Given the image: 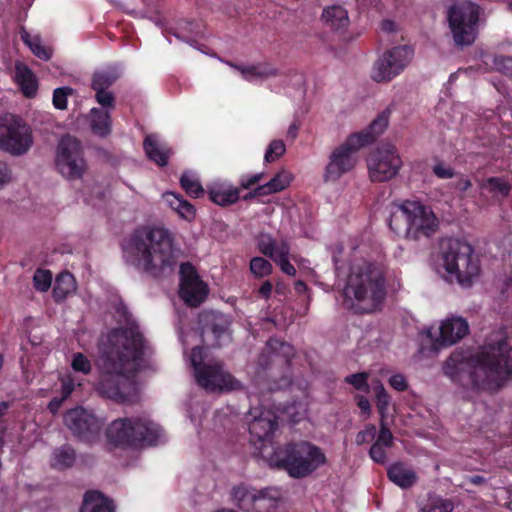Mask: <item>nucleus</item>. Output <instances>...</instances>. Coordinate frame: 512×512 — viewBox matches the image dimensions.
Returning a JSON list of instances; mask_svg holds the SVG:
<instances>
[{"label": "nucleus", "instance_id": "nucleus-1", "mask_svg": "<svg viewBox=\"0 0 512 512\" xmlns=\"http://www.w3.org/2000/svg\"><path fill=\"white\" fill-rule=\"evenodd\" d=\"M144 338L135 323L113 329L98 341L99 379L95 390L119 404L137 396L136 376L143 368Z\"/></svg>", "mask_w": 512, "mask_h": 512}, {"label": "nucleus", "instance_id": "nucleus-2", "mask_svg": "<svg viewBox=\"0 0 512 512\" xmlns=\"http://www.w3.org/2000/svg\"><path fill=\"white\" fill-rule=\"evenodd\" d=\"M443 374L453 383L475 393H494L512 377V347L504 326L490 333L483 346L472 352L454 350L444 361Z\"/></svg>", "mask_w": 512, "mask_h": 512}, {"label": "nucleus", "instance_id": "nucleus-3", "mask_svg": "<svg viewBox=\"0 0 512 512\" xmlns=\"http://www.w3.org/2000/svg\"><path fill=\"white\" fill-rule=\"evenodd\" d=\"M126 262L153 278L173 270L177 262L172 233L159 226L137 227L123 245Z\"/></svg>", "mask_w": 512, "mask_h": 512}, {"label": "nucleus", "instance_id": "nucleus-4", "mask_svg": "<svg viewBox=\"0 0 512 512\" xmlns=\"http://www.w3.org/2000/svg\"><path fill=\"white\" fill-rule=\"evenodd\" d=\"M295 348L288 342L270 338L255 360L253 381L262 391L273 392L292 384Z\"/></svg>", "mask_w": 512, "mask_h": 512}, {"label": "nucleus", "instance_id": "nucleus-5", "mask_svg": "<svg viewBox=\"0 0 512 512\" xmlns=\"http://www.w3.org/2000/svg\"><path fill=\"white\" fill-rule=\"evenodd\" d=\"M390 229L406 241L429 242L439 229L433 209L417 200L395 203L389 218Z\"/></svg>", "mask_w": 512, "mask_h": 512}, {"label": "nucleus", "instance_id": "nucleus-6", "mask_svg": "<svg viewBox=\"0 0 512 512\" xmlns=\"http://www.w3.org/2000/svg\"><path fill=\"white\" fill-rule=\"evenodd\" d=\"M346 292L352 294L356 313L370 314L380 310L386 296L385 274L381 264L362 261L351 268Z\"/></svg>", "mask_w": 512, "mask_h": 512}, {"label": "nucleus", "instance_id": "nucleus-7", "mask_svg": "<svg viewBox=\"0 0 512 512\" xmlns=\"http://www.w3.org/2000/svg\"><path fill=\"white\" fill-rule=\"evenodd\" d=\"M326 463V456L316 445L307 442H292L278 447L269 458L272 467L285 470L293 478L309 476Z\"/></svg>", "mask_w": 512, "mask_h": 512}, {"label": "nucleus", "instance_id": "nucleus-8", "mask_svg": "<svg viewBox=\"0 0 512 512\" xmlns=\"http://www.w3.org/2000/svg\"><path fill=\"white\" fill-rule=\"evenodd\" d=\"M161 433L159 425L147 417L119 418L106 429L108 443L120 448L156 445Z\"/></svg>", "mask_w": 512, "mask_h": 512}, {"label": "nucleus", "instance_id": "nucleus-9", "mask_svg": "<svg viewBox=\"0 0 512 512\" xmlns=\"http://www.w3.org/2000/svg\"><path fill=\"white\" fill-rule=\"evenodd\" d=\"M190 363L196 383L206 392H228L242 389V383L224 369L222 362L214 359L205 361L201 346L193 347Z\"/></svg>", "mask_w": 512, "mask_h": 512}, {"label": "nucleus", "instance_id": "nucleus-10", "mask_svg": "<svg viewBox=\"0 0 512 512\" xmlns=\"http://www.w3.org/2000/svg\"><path fill=\"white\" fill-rule=\"evenodd\" d=\"M445 270L462 286H470L480 271L479 261L473 256L470 244L459 239H447L441 243Z\"/></svg>", "mask_w": 512, "mask_h": 512}, {"label": "nucleus", "instance_id": "nucleus-11", "mask_svg": "<svg viewBox=\"0 0 512 512\" xmlns=\"http://www.w3.org/2000/svg\"><path fill=\"white\" fill-rule=\"evenodd\" d=\"M481 7L471 1L453 4L448 10V23L457 46L474 43L478 31Z\"/></svg>", "mask_w": 512, "mask_h": 512}, {"label": "nucleus", "instance_id": "nucleus-12", "mask_svg": "<svg viewBox=\"0 0 512 512\" xmlns=\"http://www.w3.org/2000/svg\"><path fill=\"white\" fill-rule=\"evenodd\" d=\"M361 148L362 143L356 135H349L343 143L337 145L328 156L323 181L335 183L343 175L351 172L358 162L357 154Z\"/></svg>", "mask_w": 512, "mask_h": 512}, {"label": "nucleus", "instance_id": "nucleus-13", "mask_svg": "<svg viewBox=\"0 0 512 512\" xmlns=\"http://www.w3.org/2000/svg\"><path fill=\"white\" fill-rule=\"evenodd\" d=\"M32 132L25 121L16 115L0 116V149L12 155H23L32 146Z\"/></svg>", "mask_w": 512, "mask_h": 512}, {"label": "nucleus", "instance_id": "nucleus-14", "mask_svg": "<svg viewBox=\"0 0 512 512\" xmlns=\"http://www.w3.org/2000/svg\"><path fill=\"white\" fill-rule=\"evenodd\" d=\"M55 164L64 177L81 178L86 169L81 142L71 135H64L57 146Z\"/></svg>", "mask_w": 512, "mask_h": 512}, {"label": "nucleus", "instance_id": "nucleus-15", "mask_svg": "<svg viewBox=\"0 0 512 512\" xmlns=\"http://www.w3.org/2000/svg\"><path fill=\"white\" fill-rule=\"evenodd\" d=\"M367 166L372 182H386L398 174L402 160L394 145L383 144L369 153Z\"/></svg>", "mask_w": 512, "mask_h": 512}, {"label": "nucleus", "instance_id": "nucleus-16", "mask_svg": "<svg viewBox=\"0 0 512 512\" xmlns=\"http://www.w3.org/2000/svg\"><path fill=\"white\" fill-rule=\"evenodd\" d=\"M414 56L409 45L395 46L383 53L373 66L372 79L376 82H389L404 71Z\"/></svg>", "mask_w": 512, "mask_h": 512}, {"label": "nucleus", "instance_id": "nucleus-17", "mask_svg": "<svg viewBox=\"0 0 512 512\" xmlns=\"http://www.w3.org/2000/svg\"><path fill=\"white\" fill-rule=\"evenodd\" d=\"M64 424L79 441L95 443L99 440L103 422L90 410L76 407L64 415Z\"/></svg>", "mask_w": 512, "mask_h": 512}, {"label": "nucleus", "instance_id": "nucleus-18", "mask_svg": "<svg viewBox=\"0 0 512 512\" xmlns=\"http://www.w3.org/2000/svg\"><path fill=\"white\" fill-rule=\"evenodd\" d=\"M180 278V298L190 307L199 306L205 300L208 289L190 262L181 263Z\"/></svg>", "mask_w": 512, "mask_h": 512}, {"label": "nucleus", "instance_id": "nucleus-19", "mask_svg": "<svg viewBox=\"0 0 512 512\" xmlns=\"http://www.w3.org/2000/svg\"><path fill=\"white\" fill-rule=\"evenodd\" d=\"M422 333L430 343V350L437 352L440 348L453 345L467 335L468 322H436Z\"/></svg>", "mask_w": 512, "mask_h": 512}, {"label": "nucleus", "instance_id": "nucleus-20", "mask_svg": "<svg viewBox=\"0 0 512 512\" xmlns=\"http://www.w3.org/2000/svg\"><path fill=\"white\" fill-rule=\"evenodd\" d=\"M248 424L250 441L256 445L270 440L277 428L276 416L269 410L251 409L245 416Z\"/></svg>", "mask_w": 512, "mask_h": 512}, {"label": "nucleus", "instance_id": "nucleus-21", "mask_svg": "<svg viewBox=\"0 0 512 512\" xmlns=\"http://www.w3.org/2000/svg\"><path fill=\"white\" fill-rule=\"evenodd\" d=\"M143 148L147 157L158 166L164 167L168 165L172 150L168 146L160 144L154 135H147L145 137Z\"/></svg>", "mask_w": 512, "mask_h": 512}, {"label": "nucleus", "instance_id": "nucleus-22", "mask_svg": "<svg viewBox=\"0 0 512 512\" xmlns=\"http://www.w3.org/2000/svg\"><path fill=\"white\" fill-rule=\"evenodd\" d=\"M389 114V111H383L371 122V124L365 130L352 133L351 135L359 136V142L362 143V147L373 143L387 128L389 122Z\"/></svg>", "mask_w": 512, "mask_h": 512}, {"label": "nucleus", "instance_id": "nucleus-23", "mask_svg": "<svg viewBox=\"0 0 512 512\" xmlns=\"http://www.w3.org/2000/svg\"><path fill=\"white\" fill-rule=\"evenodd\" d=\"M227 64L237 69L242 77L250 82L256 79L265 80L277 75V69L268 63H259L250 66L238 65L232 62H227Z\"/></svg>", "mask_w": 512, "mask_h": 512}, {"label": "nucleus", "instance_id": "nucleus-24", "mask_svg": "<svg viewBox=\"0 0 512 512\" xmlns=\"http://www.w3.org/2000/svg\"><path fill=\"white\" fill-rule=\"evenodd\" d=\"M388 478L402 489H408L416 484L418 477L415 471L403 463L391 465L387 471Z\"/></svg>", "mask_w": 512, "mask_h": 512}, {"label": "nucleus", "instance_id": "nucleus-25", "mask_svg": "<svg viewBox=\"0 0 512 512\" xmlns=\"http://www.w3.org/2000/svg\"><path fill=\"white\" fill-rule=\"evenodd\" d=\"M15 82L25 97L33 98L36 95L38 91V81L32 70L27 66H16Z\"/></svg>", "mask_w": 512, "mask_h": 512}, {"label": "nucleus", "instance_id": "nucleus-26", "mask_svg": "<svg viewBox=\"0 0 512 512\" xmlns=\"http://www.w3.org/2000/svg\"><path fill=\"white\" fill-rule=\"evenodd\" d=\"M113 501L97 491L86 492L80 512H114Z\"/></svg>", "mask_w": 512, "mask_h": 512}, {"label": "nucleus", "instance_id": "nucleus-27", "mask_svg": "<svg viewBox=\"0 0 512 512\" xmlns=\"http://www.w3.org/2000/svg\"><path fill=\"white\" fill-rule=\"evenodd\" d=\"M257 496V490L240 484L234 486L231 490V498L233 503L243 511L250 512L255 509V497Z\"/></svg>", "mask_w": 512, "mask_h": 512}, {"label": "nucleus", "instance_id": "nucleus-28", "mask_svg": "<svg viewBox=\"0 0 512 512\" xmlns=\"http://www.w3.org/2000/svg\"><path fill=\"white\" fill-rule=\"evenodd\" d=\"M167 204L184 220L191 222L196 216L195 207L182 195L175 192H166L164 194Z\"/></svg>", "mask_w": 512, "mask_h": 512}, {"label": "nucleus", "instance_id": "nucleus-29", "mask_svg": "<svg viewBox=\"0 0 512 512\" xmlns=\"http://www.w3.org/2000/svg\"><path fill=\"white\" fill-rule=\"evenodd\" d=\"M76 291V281L70 272L60 273L53 287V298L56 302L64 301L70 294Z\"/></svg>", "mask_w": 512, "mask_h": 512}, {"label": "nucleus", "instance_id": "nucleus-30", "mask_svg": "<svg viewBox=\"0 0 512 512\" xmlns=\"http://www.w3.org/2000/svg\"><path fill=\"white\" fill-rule=\"evenodd\" d=\"M91 120L90 127L93 134L106 137L111 133V115L109 111H105L99 108H92L90 111Z\"/></svg>", "mask_w": 512, "mask_h": 512}, {"label": "nucleus", "instance_id": "nucleus-31", "mask_svg": "<svg viewBox=\"0 0 512 512\" xmlns=\"http://www.w3.org/2000/svg\"><path fill=\"white\" fill-rule=\"evenodd\" d=\"M280 493L275 488H265L257 491L255 509L250 512H273L277 506Z\"/></svg>", "mask_w": 512, "mask_h": 512}, {"label": "nucleus", "instance_id": "nucleus-32", "mask_svg": "<svg viewBox=\"0 0 512 512\" xmlns=\"http://www.w3.org/2000/svg\"><path fill=\"white\" fill-rule=\"evenodd\" d=\"M322 18L335 30L345 28L349 23L347 11L340 5H334L324 9Z\"/></svg>", "mask_w": 512, "mask_h": 512}, {"label": "nucleus", "instance_id": "nucleus-33", "mask_svg": "<svg viewBox=\"0 0 512 512\" xmlns=\"http://www.w3.org/2000/svg\"><path fill=\"white\" fill-rule=\"evenodd\" d=\"M239 188H212L208 191L209 199L222 207L230 206L239 200Z\"/></svg>", "mask_w": 512, "mask_h": 512}, {"label": "nucleus", "instance_id": "nucleus-34", "mask_svg": "<svg viewBox=\"0 0 512 512\" xmlns=\"http://www.w3.org/2000/svg\"><path fill=\"white\" fill-rule=\"evenodd\" d=\"M75 460V450L69 445H63L54 450L51 465L57 469L63 470L72 467Z\"/></svg>", "mask_w": 512, "mask_h": 512}, {"label": "nucleus", "instance_id": "nucleus-35", "mask_svg": "<svg viewBox=\"0 0 512 512\" xmlns=\"http://www.w3.org/2000/svg\"><path fill=\"white\" fill-rule=\"evenodd\" d=\"M479 187L487 190L493 197L500 195L502 198L509 196L511 185L501 177H488L479 183Z\"/></svg>", "mask_w": 512, "mask_h": 512}, {"label": "nucleus", "instance_id": "nucleus-36", "mask_svg": "<svg viewBox=\"0 0 512 512\" xmlns=\"http://www.w3.org/2000/svg\"><path fill=\"white\" fill-rule=\"evenodd\" d=\"M119 78V74L114 68H107L100 71H96L92 77V89L93 90H108L116 80Z\"/></svg>", "mask_w": 512, "mask_h": 512}, {"label": "nucleus", "instance_id": "nucleus-37", "mask_svg": "<svg viewBox=\"0 0 512 512\" xmlns=\"http://www.w3.org/2000/svg\"><path fill=\"white\" fill-rule=\"evenodd\" d=\"M454 504L450 499H443L435 494H429L420 512H452Z\"/></svg>", "mask_w": 512, "mask_h": 512}, {"label": "nucleus", "instance_id": "nucleus-38", "mask_svg": "<svg viewBox=\"0 0 512 512\" xmlns=\"http://www.w3.org/2000/svg\"><path fill=\"white\" fill-rule=\"evenodd\" d=\"M283 245H288L286 242L277 243L269 235H262L258 242L257 248L263 255L274 260L279 255V250Z\"/></svg>", "mask_w": 512, "mask_h": 512}, {"label": "nucleus", "instance_id": "nucleus-39", "mask_svg": "<svg viewBox=\"0 0 512 512\" xmlns=\"http://www.w3.org/2000/svg\"><path fill=\"white\" fill-rule=\"evenodd\" d=\"M180 186L190 197L200 198L204 196L205 191L201 183L189 173H183L181 175Z\"/></svg>", "mask_w": 512, "mask_h": 512}, {"label": "nucleus", "instance_id": "nucleus-40", "mask_svg": "<svg viewBox=\"0 0 512 512\" xmlns=\"http://www.w3.org/2000/svg\"><path fill=\"white\" fill-rule=\"evenodd\" d=\"M22 40L39 59L48 61L52 57V50L44 46L39 37L30 38L28 33H26L22 35Z\"/></svg>", "mask_w": 512, "mask_h": 512}, {"label": "nucleus", "instance_id": "nucleus-41", "mask_svg": "<svg viewBox=\"0 0 512 512\" xmlns=\"http://www.w3.org/2000/svg\"><path fill=\"white\" fill-rule=\"evenodd\" d=\"M292 179L293 177L290 172L281 170L280 172L276 173L274 177L267 183L269 188L272 189L273 193H278L286 189L290 185Z\"/></svg>", "mask_w": 512, "mask_h": 512}, {"label": "nucleus", "instance_id": "nucleus-42", "mask_svg": "<svg viewBox=\"0 0 512 512\" xmlns=\"http://www.w3.org/2000/svg\"><path fill=\"white\" fill-rule=\"evenodd\" d=\"M289 251V245H283L279 250V255L273 261L280 267L283 273L289 276H295L296 268L288 259Z\"/></svg>", "mask_w": 512, "mask_h": 512}, {"label": "nucleus", "instance_id": "nucleus-43", "mask_svg": "<svg viewBox=\"0 0 512 512\" xmlns=\"http://www.w3.org/2000/svg\"><path fill=\"white\" fill-rule=\"evenodd\" d=\"M250 271L256 277L262 278L272 273V265L262 257H254L250 261Z\"/></svg>", "mask_w": 512, "mask_h": 512}, {"label": "nucleus", "instance_id": "nucleus-44", "mask_svg": "<svg viewBox=\"0 0 512 512\" xmlns=\"http://www.w3.org/2000/svg\"><path fill=\"white\" fill-rule=\"evenodd\" d=\"M285 152L286 146L282 140H272L266 149L264 161L266 163H272L284 155Z\"/></svg>", "mask_w": 512, "mask_h": 512}, {"label": "nucleus", "instance_id": "nucleus-45", "mask_svg": "<svg viewBox=\"0 0 512 512\" xmlns=\"http://www.w3.org/2000/svg\"><path fill=\"white\" fill-rule=\"evenodd\" d=\"M74 92L73 88L64 86L56 88L53 91L52 103L58 110H65L67 108L68 96Z\"/></svg>", "mask_w": 512, "mask_h": 512}, {"label": "nucleus", "instance_id": "nucleus-46", "mask_svg": "<svg viewBox=\"0 0 512 512\" xmlns=\"http://www.w3.org/2000/svg\"><path fill=\"white\" fill-rule=\"evenodd\" d=\"M114 320H133V314L121 298L115 299L111 305Z\"/></svg>", "mask_w": 512, "mask_h": 512}, {"label": "nucleus", "instance_id": "nucleus-47", "mask_svg": "<svg viewBox=\"0 0 512 512\" xmlns=\"http://www.w3.org/2000/svg\"><path fill=\"white\" fill-rule=\"evenodd\" d=\"M368 373L360 372L351 374L345 377L344 382L351 384L356 390L368 392L369 384H368Z\"/></svg>", "mask_w": 512, "mask_h": 512}, {"label": "nucleus", "instance_id": "nucleus-48", "mask_svg": "<svg viewBox=\"0 0 512 512\" xmlns=\"http://www.w3.org/2000/svg\"><path fill=\"white\" fill-rule=\"evenodd\" d=\"M34 287L36 290L47 291L52 282V276L49 271L37 270L33 277Z\"/></svg>", "mask_w": 512, "mask_h": 512}, {"label": "nucleus", "instance_id": "nucleus-49", "mask_svg": "<svg viewBox=\"0 0 512 512\" xmlns=\"http://www.w3.org/2000/svg\"><path fill=\"white\" fill-rule=\"evenodd\" d=\"M375 394H376V406L381 414L382 418L384 417L385 411L389 404V395L386 392L384 386L378 382V384L374 387Z\"/></svg>", "mask_w": 512, "mask_h": 512}, {"label": "nucleus", "instance_id": "nucleus-50", "mask_svg": "<svg viewBox=\"0 0 512 512\" xmlns=\"http://www.w3.org/2000/svg\"><path fill=\"white\" fill-rule=\"evenodd\" d=\"M71 366L76 372H81L83 374H89L91 372V363L82 353H76L73 355Z\"/></svg>", "mask_w": 512, "mask_h": 512}, {"label": "nucleus", "instance_id": "nucleus-51", "mask_svg": "<svg viewBox=\"0 0 512 512\" xmlns=\"http://www.w3.org/2000/svg\"><path fill=\"white\" fill-rule=\"evenodd\" d=\"M95 99L98 104L103 108H114L115 107V96L108 90H94Z\"/></svg>", "mask_w": 512, "mask_h": 512}, {"label": "nucleus", "instance_id": "nucleus-52", "mask_svg": "<svg viewBox=\"0 0 512 512\" xmlns=\"http://www.w3.org/2000/svg\"><path fill=\"white\" fill-rule=\"evenodd\" d=\"M433 174L439 179H450L455 176V171L442 161L437 162L432 168Z\"/></svg>", "mask_w": 512, "mask_h": 512}, {"label": "nucleus", "instance_id": "nucleus-53", "mask_svg": "<svg viewBox=\"0 0 512 512\" xmlns=\"http://www.w3.org/2000/svg\"><path fill=\"white\" fill-rule=\"evenodd\" d=\"M376 435V427L374 425H367L364 430L359 431L356 435L355 442L357 445L371 442Z\"/></svg>", "mask_w": 512, "mask_h": 512}, {"label": "nucleus", "instance_id": "nucleus-54", "mask_svg": "<svg viewBox=\"0 0 512 512\" xmlns=\"http://www.w3.org/2000/svg\"><path fill=\"white\" fill-rule=\"evenodd\" d=\"M375 443L386 447H391L393 444V435L383 420L381 421L379 434Z\"/></svg>", "mask_w": 512, "mask_h": 512}, {"label": "nucleus", "instance_id": "nucleus-55", "mask_svg": "<svg viewBox=\"0 0 512 512\" xmlns=\"http://www.w3.org/2000/svg\"><path fill=\"white\" fill-rule=\"evenodd\" d=\"M264 173H256L250 176L244 175L240 178L239 185L242 189H250L251 187L257 185L264 178Z\"/></svg>", "mask_w": 512, "mask_h": 512}, {"label": "nucleus", "instance_id": "nucleus-56", "mask_svg": "<svg viewBox=\"0 0 512 512\" xmlns=\"http://www.w3.org/2000/svg\"><path fill=\"white\" fill-rule=\"evenodd\" d=\"M369 455L376 463L383 464L386 461V453L379 443H374L371 446Z\"/></svg>", "mask_w": 512, "mask_h": 512}, {"label": "nucleus", "instance_id": "nucleus-57", "mask_svg": "<svg viewBox=\"0 0 512 512\" xmlns=\"http://www.w3.org/2000/svg\"><path fill=\"white\" fill-rule=\"evenodd\" d=\"M389 384L397 391H405L408 388L407 381L401 374L391 376Z\"/></svg>", "mask_w": 512, "mask_h": 512}, {"label": "nucleus", "instance_id": "nucleus-58", "mask_svg": "<svg viewBox=\"0 0 512 512\" xmlns=\"http://www.w3.org/2000/svg\"><path fill=\"white\" fill-rule=\"evenodd\" d=\"M9 180H10V172H9L8 165L5 162L0 161V189L6 183H8Z\"/></svg>", "mask_w": 512, "mask_h": 512}, {"label": "nucleus", "instance_id": "nucleus-59", "mask_svg": "<svg viewBox=\"0 0 512 512\" xmlns=\"http://www.w3.org/2000/svg\"><path fill=\"white\" fill-rule=\"evenodd\" d=\"M356 399H357V406L360 408L362 413H366L369 416L370 412H371V405H370L369 400L362 395H358L356 397Z\"/></svg>", "mask_w": 512, "mask_h": 512}, {"label": "nucleus", "instance_id": "nucleus-60", "mask_svg": "<svg viewBox=\"0 0 512 512\" xmlns=\"http://www.w3.org/2000/svg\"><path fill=\"white\" fill-rule=\"evenodd\" d=\"M272 290H273L272 283L270 281H265L260 286V288L258 290V294L260 297H262L264 299H269L271 296Z\"/></svg>", "mask_w": 512, "mask_h": 512}, {"label": "nucleus", "instance_id": "nucleus-61", "mask_svg": "<svg viewBox=\"0 0 512 512\" xmlns=\"http://www.w3.org/2000/svg\"><path fill=\"white\" fill-rule=\"evenodd\" d=\"M471 186V180L464 177H461L455 184H453V187L462 193H465L468 189L471 188Z\"/></svg>", "mask_w": 512, "mask_h": 512}, {"label": "nucleus", "instance_id": "nucleus-62", "mask_svg": "<svg viewBox=\"0 0 512 512\" xmlns=\"http://www.w3.org/2000/svg\"><path fill=\"white\" fill-rule=\"evenodd\" d=\"M254 194H256L258 197H262V196H267V195H271L274 193L272 192V189L269 188L268 183H265L263 185H257L254 188Z\"/></svg>", "mask_w": 512, "mask_h": 512}, {"label": "nucleus", "instance_id": "nucleus-63", "mask_svg": "<svg viewBox=\"0 0 512 512\" xmlns=\"http://www.w3.org/2000/svg\"><path fill=\"white\" fill-rule=\"evenodd\" d=\"M380 28L382 31L390 33L395 30V23L392 20H383L381 22Z\"/></svg>", "mask_w": 512, "mask_h": 512}, {"label": "nucleus", "instance_id": "nucleus-64", "mask_svg": "<svg viewBox=\"0 0 512 512\" xmlns=\"http://www.w3.org/2000/svg\"><path fill=\"white\" fill-rule=\"evenodd\" d=\"M298 130H299V125L296 122H293L288 128V131H287L288 137H290L291 139H295L297 137Z\"/></svg>", "mask_w": 512, "mask_h": 512}]
</instances>
